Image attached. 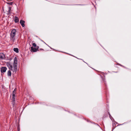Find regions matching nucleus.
<instances>
[{
    "mask_svg": "<svg viewBox=\"0 0 131 131\" xmlns=\"http://www.w3.org/2000/svg\"><path fill=\"white\" fill-rule=\"evenodd\" d=\"M16 89H15L14 90L13 92L12 95V99H11L12 100V104L13 105V107H14L15 105V94H16Z\"/></svg>",
    "mask_w": 131,
    "mask_h": 131,
    "instance_id": "nucleus-1",
    "label": "nucleus"
},
{
    "mask_svg": "<svg viewBox=\"0 0 131 131\" xmlns=\"http://www.w3.org/2000/svg\"><path fill=\"white\" fill-rule=\"evenodd\" d=\"M16 30L15 29H14L12 30L11 33H10L11 40L13 41L15 40V36L16 35Z\"/></svg>",
    "mask_w": 131,
    "mask_h": 131,
    "instance_id": "nucleus-2",
    "label": "nucleus"
},
{
    "mask_svg": "<svg viewBox=\"0 0 131 131\" xmlns=\"http://www.w3.org/2000/svg\"><path fill=\"white\" fill-rule=\"evenodd\" d=\"M17 59L16 57H15L14 63L13 72H16L17 70Z\"/></svg>",
    "mask_w": 131,
    "mask_h": 131,
    "instance_id": "nucleus-3",
    "label": "nucleus"
},
{
    "mask_svg": "<svg viewBox=\"0 0 131 131\" xmlns=\"http://www.w3.org/2000/svg\"><path fill=\"white\" fill-rule=\"evenodd\" d=\"M7 66L8 67L9 69L12 70H13V66L10 62H7L6 63Z\"/></svg>",
    "mask_w": 131,
    "mask_h": 131,
    "instance_id": "nucleus-4",
    "label": "nucleus"
},
{
    "mask_svg": "<svg viewBox=\"0 0 131 131\" xmlns=\"http://www.w3.org/2000/svg\"><path fill=\"white\" fill-rule=\"evenodd\" d=\"M7 69V68L5 67H2L1 69V71L2 73L5 72Z\"/></svg>",
    "mask_w": 131,
    "mask_h": 131,
    "instance_id": "nucleus-5",
    "label": "nucleus"
},
{
    "mask_svg": "<svg viewBox=\"0 0 131 131\" xmlns=\"http://www.w3.org/2000/svg\"><path fill=\"white\" fill-rule=\"evenodd\" d=\"M5 54L3 53H0V59L1 60H3L5 59Z\"/></svg>",
    "mask_w": 131,
    "mask_h": 131,
    "instance_id": "nucleus-6",
    "label": "nucleus"
},
{
    "mask_svg": "<svg viewBox=\"0 0 131 131\" xmlns=\"http://www.w3.org/2000/svg\"><path fill=\"white\" fill-rule=\"evenodd\" d=\"M25 21L22 20H20V23L22 27H24L25 26Z\"/></svg>",
    "mask_w": 131,
    "mask_h": 131,
    "instance_id": "nucleus-7",
    "label": "nucleus"
},
{
    "mask_svg": "<svg viewBox=\"0 0 131 131\" xmlns=\"http://www.w3.org/2000/svg\"><path fill=\"white\" fill-rule=\"evenodd\" d=\"M38 50V49H36L35 48H34L33 47H31V51L33 52H36Z\"/></svg>",
    "mask_w": 131,
    "mask_h": 131,
    "instance_id": "nucleus-8",
    "label": "nucleus"
},
{
    "mask_svg": "<svg viewBox=\"0 0 131 131\" xmlns=\"http://www.w3.org/2000/svg\"><path fill=\"white\" fill-rule=\"evenodd\" d=\"M11 74L12 73L11 71L10 70H9L8 71L7 73V75L9 77H10L11 76Z\"/></svg>",
    "mask_w": 131,
    "mask_h": 131,
    "instance_id": "nucleus-9",
    "label": "nucleus"
},
{
    "mask_svg": "<svg viewBox=\"0 0 131 131\" xmlns=\"http://www.w3.org/2000/svg\"><path fill=\"white\" fill-rule=\"evenodd\" d=\"M19 19L17 17L15 16V23H17L19 22Z\"/></svg>",
    "mask_w": 131,
    "mask_h": 131,
    "instance_id": "nucleus-10",
    "label": "nucleus"
},
{
    "mask_svg": "<svg viewBox=\"0 0 131 131\" xmlns=\"http://www.w3.org/2000/svg\"><path fill=\"white\" fill-rule=\"evenodd\" d=\"M14 51L17 53H18L19 52L18 49L17 48H15L14 49Z\"/></svg>",
    "mask_w": 131,
    "mask_h": 131,
    "instance_id": "nucleus-11",
    "label": "nucleus"
},
{
    "mask_svg": "<svg viewBox=\"0 0 131 131\" xmlns=\"http://www.w3.org/2000/svg\"><path fill=\"white\" fill-rule=\"evenodd\" d=\"M11 10V7H8V14H9L10 13V10Z\"/></svg>",
    "mask_w": 131,
    "mask_h": 131,
    "instance_id": "nucleus-12",
    "label": "nucleus"
},
{
    "mask_svg": "<svg viewBox=\"0 0 131 131\" xmlns=\"http://www.w3.org/2000/svg\"><path fill=\"white\" fill-rule=\"evenodd\" d=\"M102 80L103 81L104 84H105V86H106V82L105 81V79L104 78H102Z\"/></svg>",
    "mask_w": 131,
    "mask_h": 131,
    "instance_id": "nucleus-13",
    "label": "nucleus"
},
{
    "mask_svg": "<svg viewBox=\"0 0 131 131\" xmlns=\"http://www.w3.org/2000/svg\"><path fill=\"white\" fill-rule=\"evenodd\" d=\"M7 3L9 5H11L13 4V2H11L9 3Z\"/></svg>",
    "mask_w": 131,
    "mask_h": 131,
    "instance_id": "nucleus-14",
    "label": "nucleus"
},
{
    "mask_svg": "<svg viewBox=\"0 0 131 131\" xmlns=\"http://www.w3.org/2000/svg\"><path fill=\"white\" fill-rule=\"evenodd\" d=\"M32 45L34 47H35L36 46V45L35 43H33L32 44Z\"/></svg>",
    "mask_w": 131,
    "mask_h": 131,
    "instance_id": "nucleus-15",
    "label": "nucleus"
},
{
    "mask_svg": "<svg viewBox=\"0 0 131 131\" xmlns=\"http://www.w3.org/2000/svg\"><path fill=\"white\" fill-rule=\"evenodd\" d=\"M41 50H43V49H40Z\"/></svg>",
    "mask_w": 131,
    "mask_h": 131,
    "instance_id": "nucleus-16",
    "label": "nucleus"
}]
</instances>
